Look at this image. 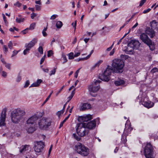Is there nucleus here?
<instances>
[{
  "label": "nucleus",
  "instance_id": "f257e3e1",
  "mask_svg": "<svg viewBox=\"0 0 158 158\" xmlns=\"http://www.w3.org/2000/svg\"><path fill=\"white\" fill-rule=\"evenodd\" d=\"M112 65L114 69L111 67L107 66L103 74L99 75L98 78L100 79L105 81H108L110 79V76L112 73H122L124 62L121 59H115L113 60Z\"/></svg>",
  "mask_w": 158,
  "mask_h": 158
},
{
  "label": "nucleus",
  "instance_id": "f03ea898",
  "mask_svg": "<svg viewBox=\"0 0 158 158\" xmlns=\"http://www.w3.org/2000/svg\"><path fill=\"white\" fill-rule=\"evenodd\" d=\"M25 114V111L20 108L14 110L11 114L10 117L12 122L14 123H18L23 118V116Z\"/></svg>",
  "mask_w": 158,
  "mask_h": 158
},
{
  "label": "nucleus",
  "instance_id": "7ed1b4c3",
  "mask_svg": "<svg viewBox=\"0 0 158 158\" xmlns=\"http://www.w3.org/2000/svg\"><path fill=\"white\" fill-rule=\"evenodd\" d=\"M85 123H77L76 129L77 134L80 137H83L86 136L89 133V130L85 127Z\"/></svg>",
  "mask_w": 158,
  "mask_h": 158
},
{
  "label": "nucleus",
  "instance_id": "20e7f679",
  "mask_svg": "<svg viewBox=\"0 0 158 158\" xmlns=\"http://www.w3.org/2000/svg\"><path fill=\"white\" fill-rule=\"evenodd\" d=\"M75 150L77 153L84 156H87L89 153V149L80 143L75 146Z\"/></svg>",
  "mask_w": 158,
  "mask_h": 158
},
{
  "label": "nucleus",
  "instance_id": "39448f33",
  "mask_svg": "<svg viewBox=\"0 0 158 158\" xmlns=\"http://www.w3.org/2000/svg\"><path fill=\"white\" fill-rule=\"evenodd\" d=\"M144 151V154L146 158H154L153 148L150 143H147Z\"/></svg>",
  "mask_w": 158,
  "mask_h": 158
},
{
  "label": "nucleus",
  "instance_id": "423d86ee",
  "mask_svg": "<svg viewBox=\"0 0 158 158\" xmlns=\"http://www.w3.org/2000/svg\"><path fill=\"white\" fill-rule=\"evenodd\" d=\"M99 80H96L94 83L90 85L88 87V89L90 92V94L93 97H95L96 94H93V93L97 92L100 89L99 85H97V84L101 82Z\"/></svg>",
  "mask_w": 158,
  "mask_h": 158
},
{
  "label": "nucleus",
  "instance_id": "0eeeda50",
  "mask_svg": "<svg viewBox=\"0 0 158 158\" xmlns=\"http://www.w3.org/2000/svg\"><path fill=\"white\" fill-rule=\"evenodd\" d=\"M40 128L42 129H46L51 125V122L49 119L46 118H43L39 122Z\"/></svg>",
  "mask_w": 158,
  "mask_h": 158
},
{
  "label": "nucleus",
  "instance_id": "6e6552de",
  "mask_svg": "<svg viewBox=\"0 0 158 158\" xmlns=\"http://www.w3.org/2000/svg\"><path fill=\"white\" fill-rule=\"evenodd\" d=\"M44 146V143L42 141H37L35 142L34 148L35 152H42Z\"/></svg>",
  "mask_w": 158,
  "mask_h": 158
},
{
  "label": "nucleus",
  "instance_id": "1a4fd4ad",
  "mask_svg": "<svg viewBox=\"0 0 158 158\" xmlns=\"http://www.w3.org/2000/svg\"><path fill=\"white\" fill-rule=\"evenodd\" d=\"M6 108H4L3 109L2 112L1 113V116L0 117V127L5 126H6V124L5 122L6 117Z\"/></svg>",
  "mask_w": 158,
  "mask_h": 158
},
{
  "label": "nucleus",
  "instance_id": "9d476101",
  "mask_svg": "<svg viewBox=\"0 0 158 158\" xmlns=\"http://www.w3.org/2000/svg\"><path fill=\"white\" fill-rule=\"evenodd\" d=\"M38 118L37 115L35 114L28 118L26 121V124L35 125Z\"/></svg>",
  "mask_w": 158,
  "mask_h": 158
},
{
  "label": "nucleus",
  "instance_id": "9b49d317",
  "mask_svg": "<svg viewBox=\"0 0 158 158\" xmlns=\"http://www.w3.org/2000/svg\"><path fill=\"white\" fill-rule=\"evenodd\" d=\"M129 43V46L132 47L134 49H138L140 45L139 42L137 40H131Z\"/></svg>",
  "mask_w": 158,
  "mask_h": 158
},
{
  "label": "nucleus",
  "instance_id": "f8f14e48",
  "mask_svg": "<svg viewBox=\"0 0 158 158\" xmlns=\"http://www.w3.org/2000/svg\"><path fill=\"white\" fill-rule=\"evenodd\" d=\"M140 38L142 41L146 44L150 42L151 40L146 33H142L140 35Z\"/></svg>",
  "mask_w": 158,
  "mask_h": 158
},
{
  "label": "nucleus",
  "instance_id": "ddd939ff",
  "mask_svg": "<svg viewBox=\"0 0 158 158\" xmlns=\"http://www.w3.org/2000/svg\"><path fill=\"white\" fill-rule=\"evenodd\" d=\"M145 33L149 35L151 38H153L155 36V32L153 29L150 27H147L145 31Z\"/></svg>",
  "mask_w": 158,
  "mask_h": 158
},
{
  "label": "nucleus",
  "instance_id": "4468645a",
  "mask_svg": "<svg viewBox=\"0 0 158 158\" xmlns=\"http://www.w3.org/2000/svg\"><path fill=\"white\" fill-rule=\"evenodd\" d=\"M37 41L38 39L37 38H34L32 41H31L29 43L26 44L25 45V47L28 48H29V49H30L37 43Z\"/></svg>",
  "mask_w": 158,
  "mask_h": 158
},
{
  "label": "nucleus",
  "instance_id": "2eb2a0df",
  "mask_svg": "<svg viewBox=\"0 0 158 158\" xmlns=\"http://www.w3.org/2000/svg\"><path fill=\"white\" fill-rule=\"evenodd\" d=\"M26 131L29 133H33L36 130L35 127V125L26 124Z\"/></svg>",
  "mask_w": 158,
  "mask_h": 158
},
{
  "label": "nucleus",
  "instance_id": "dca6fc26",
  "mask_svg": "<svg viewBox=\"0 0 158 158\" xmlns=\"http://www.w3.org/2000/svg\"><path fill=\"white\" fill-rule=\"evenodd\" d=\"M92 119V116L88 114L85 116H81L78 118V120L79 121L82 122H87Z\"/></svg>",
  "mask_w": 158,
  "mask_h": 158
},
{
  "label": "nucleus",
  "instance_id": "f3484780",
  "mask_svg": "<svg viewBox=\"0 0 158 158\" xmlns=\"http://www.w3.org/2000/svg\"><path fill=\"white\" fill-rule=\"evenodd\" d=\"M96 123L95 120H93L88 122L85 125L87 128L88 129H92L95 127Z\"/></svg>",
  "mask_w": 158,
  "mask_h": 158
},
{
  "label": "nucleus",
  "instance_id": "a211bd4d",
  "mask_svg": "<svg viewBox=\"0 0 158 158\" xmlns=\"http://www.w3.org/2000/svg\"><path fill=\"white\" fill-rule=\"evenodd\" d=\"M142 104L144 106L148 108L152 107L154 105V103L150 101H147L142 102Z\"/></svg>",
  "mask_w": 158,
  "mask_h": 158
},
{
  "label": "nucleus",
  "instance_id": "6ab92c4d",
  "mask_svg": "<svg viewBox=\"0 0 158 158\" xmlns=\"http://www.w3.org/2000/svg\"><path fill=\"white\" fill-rule=\"evenodd\" d=\"M91 108V105L87 103H83L80 107V110L83 111L86 109H89Z\"/></svg>",
  "mask_w": 158,
  "mask_h": 158
},
{
  "label": "nucleus",
  "instance_id": "aec40b11",
  "mask_svg": "<svg viewBox=\"0 0 158 158\" xmlns=\"http://www.w3.org/2000/svg\"><path fill=\"white\" fill-rule=\"evenodd\" d=\"M151 28L153 29L158 28V23L155 20H153L150 23Z\"/></svg>",
  "mask_w": 158,
  "mask_h": 158
},
{
  "label": "nucleus",
  "instance_id": "412c9836",
  "mask_svg": "<svg viewBox=\"0 0 158 158\" xmlns=\"http://www.w3.org/2000/svg\"><path fill=\"white\" fill-rule=\"evenodd\" d=\"M41 79H39L37 80L36 81L32 84L29 87V88L34 87H38L40 85V84L42 82Z\"/></svg>",
  "mask_w": 158,
  "mask_h": 158
},
{
  "label": "nucleus",
  "instance_id": "4be33fe9",
  "mask_svg": "<svg viewBox=\"0 0 158 158\" xmlns=\"http://www.w3.org/2000/svg\"><path fill=\"white\" fill-rule=\"evenodd\" d=\"M146 44L149 46L151 50L153 51L154 49L155 48L154 43L152 42L151 40L150 42H148Z\"/></svg>",
  "mask_w": 158,
  "mask_h": 158
},
{
  "label": "nucleus",
  "instance_id": "5701e85b",
  "mask_svg": "<svg viewBox=\"0 0 158 158\" xmlns=\"http://www.w3.org/2000/svg\"><path fill=\"white\" fill-rule=\"evenodd\" d=\"M0 75L4 78L6 77L7 76V73L6 72L3 70L2 67H0Z\"/></svg>",
  "mask_w": 158,
  "mask_h": 158
},
{
  "label": "nucleus",
  "instance_id": "b1692460",
  "mask_svg": "<svg viewBox=\"0 0 158 158\" xmlns=\"http://www.w3.org/2000/svg\"><path fill=\"white\" fill-rule=\"evenodd\" d=\"M124 82L123 80H118L114 82L115 84L117 86L120 85L124 84Z\"/></svg>",
  "mask_w": 158,
  "mask_h": 158
},
{
  "label": "nucleus",
  "instance_id": "393cba45",
  "mask_svg": "<svg viewBox=\"0 0 158 158\" xmlns=\"http://www.w3.org/2000/svg\"><path fill=\"white\" fill-rule=\"evenodd\" d=\"M134 49L132 47L129 46V43H128L127 48L126 49V52H127V53H129L128 52H132Z\"/></svg>",
  "mask_w": 158,
  "mask_h": 158
},
{
  "label": "nucleus",
  "instance_id": "a878e982",
  "mask_svg": "<svg viewBox=\"0 0 158 158\" xmlns=\"http://www.w3.org/2000/svg\"><path fill=\"white\" fill-rule=\"evenodd\" d=\"M28 146L27 145H25L23 146H22L20 148V153H23V152H25L27 150V148Z\"/></svg>",
  "mask_w": 158,
  "mask_h": 158
},
{
  "label": "nucleus",
  "instance_id": "bb28decb",
  "mask_svg": "<svg viewBox=\"0 0 158 158\" xmlns=\"http://www.w3.org/2000/svg\"><path fill=\"white\" fill-rule=\"evenodd\" d=\"M19 16L20 17V18H16V22L19 23H20L21 22H23L24 20V18H21L20 15H19Z\"/></svg>",
  "mask_w": 158,
  "mask_h": 158
},
{
  "label": "nucleus",
  "instance_id": "cd10ccee",
  "mask_svg": "<svg viewBox=\"0 0 158 158\" xmlns=\"http://www.w3.org/2000/svg\"><path fill=\"white\" fill-rule=\"evenodd\" d=\"M63 25L62 22L60 21H58L56 23V26L58 28H60Z\"/></svg>",
  "mask_w": 158,
  "mask_h": 158
},
{
  "label": "nucleus",
  "instance_id": "c85d7f7f",
  "mask_svg": "<svg viewBox=\"0 0 158 158\" xmlns=\"http://www.w3.org/2000/svg\"><path fill=\"white\" fill-rule=\"evenodd\" d=\"M69 57V59L70 60H72L74 58V55L73 52H70L67 55Z\"/></svg>",
  "mask_w": 158,
  "mask_h": 158
},
{
  "label": "nucleus",
  "instance_id": "c756f323",
  "mask_svg": "<svg viewBox=\"0 0 158 158\" xmlns=\"http://www.w3.org/2000/svg\"><path fill=\"white\" fill-rule=\"evenodd\" d=\"M35 26V23H31L30 26L29 28H28V29L30 30H33Z\"/></svg>",
  "mask_w": 158,
  "mask_h": 158
},
{
  "label": "nucleus",
  "instance_id": "7c9ffc66",
  "mask_svg": "<svg viewBox=\"0 0 158 158\" xmlns=\"http://www.w3.org/2000/svg\"><path fill=\"white\" fill-rule=\"evenodd\" d=\"M73 135L74 139L77 141H79L81 139V138L77 136L76 134H73Z\"/></svg>",
  "mask_w": 158,
  "mask_h": 158
},
{
  "label": "nucleus",
  "instance_id": "2f4dec72",
  "mask_svg": "<svg viewBox=\"0 0 158 158\" xmlns=\"http://www.w3.org/2000/svg\"><path fill=\"white\" fill-rule=\"evenodd\" d=\"M103 62V61L101 60H99L98 62H97L94 65V67H98L99 65L101 64L102 62Z\"/></svg>",
  "mask_w": 158,
  "mask_h": 158
},
{
  "label": "nucleus",
  "instance_id": "473e14b6",
  "mask_svg": "<svg viewBox=\"0 0 158 158\" xmlns=\"http://www.w3.org/2000/svg\"><path fill=\"white\" fill-rule=\"evenodd\" d=\"M56 68H54L53 70H52L50 71V73L49 75L51 76L52 75H54L56 71Z\"/></svg>",
  "mask_w": 158,
  "mask_h": 158
},
{
  "label": "nucleus",
  "instance_id": "72a5a7b5",
  "mask_svg": "<svg viewBox=\"0 0 158 158\" xmlns=\"http://www.w3.org/2000/svg\"><path fill=\"white\" fill-rule=\"evenodd\" d=\"M157 72H158V69L156 67L152 69L151 71V72L152 73H154Z\"/></svg>",
  "mask_w": 158,
  "mask_h": 158
},
{
  "label": "nucleus",
  "instance_id": "f704fd0d",
  "mask_svg": "<svg viewBox=\"0 0 158 158\" xmlns=\"http://www.w3.org/2000/svg\"><path fill=\"white\" fill-rule=\"evenodd\" d=\"M62 58L64 61L63 62V64H64L68 60L67 59L66 56L65 55H62Z\"/></svg>",
  "mask_w": 158,
  "mask_h": 158
},
{
  "label": "nucleus",
  "instance_id": "c9c22d12",
  "mask_svg": "<svg viewBox=\"0 0 158 158\" xmlns=\"http://www.w3.org/2000/svg\"><path fill=\"white\" fill-rule=\"evenodd\" d=\"M8 46L9 48L11 49L13 47V45L12 42L11 41H10L9 42V43L8 44Z\"/></svg>",
  "mask_w": 158,
  "mask_h": 158
},
{
  "label": "nucleus",
  "instance_id": "e433bc0d",
  "mask_svg": "<svg viewBox=\"0 0 158 158\" xmlns=\"http://www.w3.org/2000/svg\"><path fill=\"white\" fill-rule=\"evenodd\" d=\"M38 51L40 54H43V48L42 46H40L38 48Z\"/></svg>",
  "mask_w": 158,
  "mask_h": 158
},
{
  "label": "nucleus",
  "instance_id": "4c0bfd02",
  "mask_svg": "<svg viewBox=\"0 0 158 158\" xmlns=\"http://www.w3.org/2000/svg\"><path fill=\"white\" fill-rule=\"evenodd\" d=\"M19 50L17 51L16 50H14L13 52V53L12 54V55L11 56V57H13V56H16L18 53L19 52Z\"/></svg>",
  "mask_w": 158,
  "mask_h": 158
},
{
  "label": "nucleus",
  "instance_id": "58836bf2",
  "mask_svg": "<svg viewBox=\"0 0 158 158\" xmlns=\"http://www.w3.org/2000/svg\"><path fill=\"white\" fill-rule=\"evenodd\" d=\"M30 49H29V48H26L24 50L23 52V53L24 55H26L29 52V51Z\"/></svg>",
  "mask_w": 158,
  "mask_h": 158
},
{
  "label": "nucleus",
  "instance_id": "ea45409f",
  "mask_svg": "<svg viewBox=\"0 0 158 158\" xmlns=\"http://www.w3.org/2000/svg\"><path fill=\"white\" fill-rule=\"evenodd\" d=\"M3 49L4 53H6L8 51V48L6 45H4L3 47Z\"/></svg>",
  "mask_w": 158,
  "mask_h": 158
},
{
  "label": "nucleus",
  "instance_id": "a19ab883",
  "mask_svg": "<svg viewBox=\"0 0 158 158\" xmlns=\"http://www.w3.org/2000/svg\"><path fill=\"white\" fill-rule=\"evenodd\" d=\"M120 56L122 59L125 60L127 59L128 57V56L126 55H121Z\"/></svg>",
  "mask_w": 158,
  "mask_h": 158
},
{
  "label": "nucleus",
  "instance_id": "79ce46f5",
  "mask_svg": "<svg viewBox=\"0 0 158 158\" xmlns=\"http://www.w3.org/2000/svg\"><path fill=\"white\" fill-rule=\"evenodd\" d=\"M30 84V81L29 80H27L25 82V85L24 86V88H26Z\"/></svg>",
  "mask_w": 158,
  "mask_h": 158
},
{
  "label": "nucleus",
  "instance_id": "37998d69",
  "mask_svg": "<svg viewBox=\"0 0 158 158\" xmlns=\"http://www.w3.org/2000/svg\"><path fill=\"white\" fill-rule=\"evenodd\" d=\"M21 76L20 75V74H19L17 78L16 81L17 82H19L21 80Z\"/></svg>",
  "mask_w": 158,
  "mask_h": 158
},
{
  "label": "nucleus",
  "instance_id": "c03bdc74",
  "mask_svg": "<svg viewBox=\"0 0 158 158\" xmlns=\"http://www.w3.org/2000/svg\"><path fill=\"white\" fill-rule=\"evenodd\" d=\"M53 54V52L52 50H49L48 52L47 56L48 57L51 56Z\"/></svg>",
  "mask_w": 158,
  "mask_h": 158
},
{
  "label": "nucleus",
  "instance_id": "a18cd8bd",
  "mask_svg": "<svg viewBox=\"0 0 158 158\" xmlns=\"http://www.w3.org/2000/svg\"><path fill=\"white\" fill-rule=\"evenodd\" d=\"M64 110H60V111H58L57 113V114H56L59 117L60 115L61 114H62L64 113Z\"/></svg>",
  "mask_w": 158,
  "mask_h": 158
},
{
  "label": "nucleus",
  "instance_id": "49530a36",
  "mask_svg": "<svg viewBox=\"0 0 158 158\" xmlns=\"http://www.w3.org/2000/svg\"><path fill=\"white\" fill-rule=\"evenodd\" d=\"M121 141L123 143H125L127 141V139L126 137L124 136H122V138L121 139Z\"/></svg>",
  "mask_w": 158,
  "mask_h": 158
},
{
  "label": "nucleus",
  "instance_id": "de8ad7c7",
  "mask_svg": "<svg viewBox=\"0 0 158 158\" xmlns=\"http://www.w3.org/2000/svg\"><path fill=\"white\" fill-rule=\"evenodd\" d=\"M2 17H3V20H4V23H5L6 24H8V22L6 19V17L5 15L4 14H2Z\"/></svg>",
  "mask_w": 158,
  "mask_h": 158
},
{
  "label": "nucleus",
  "instance_id": "09e8293b",
  "mask_svg": "<svg viewBox=\"0 0 158 158\" xmlns=\"http://www.w3.org/2000/svg\"><path fill=\"white\" fill-rule=\"evenodd\" d=\"M37 14L34 13H32L31 14V19H33L36 16Z\"/></svg>",
  "mask_w": 158,
  "mask_h": 158
},
{
  "label": "nucleus",
  "instance_id": "8fccbe9b",
  "mask_svg": "<svg viewBox=\"0 0 158 158\" xmlns=\"http://www.w3.org/2000/svg\"><path fill=\"white\" fill-rule=\"evenodd\" d=\"M45 56H46V55H45L41 58V60H40V64H41L43 63V62H44V60H45Z\"/></svg>",
  "mask_w": 158,
  "mask_h": 158
},
{
  "label": "nucleus",
  "instance_id": "3c124183",
  "mask_svg": "<svg viewBox=\"0 0 158 158\" xmlns=\"http://www.w3.org/2000/svg\"><path fill=\"white\" fill-rule=\"evenodd\" d=\"M35 9L36 10L39 11L41 9V6L38 5H35Z\"/></svg>",
  "mask_w": 158,
  "mask_h": 158
},
{
  "label": "nucleus",
  "instance_id": "603ef678",
  "mask_svg": "<svg viewBox=\"0 0 158 158\" xmlns=\"http://www.w3.org/2000/svg\"><path fill=\"white\" fill-rule=\"evenodd\" d=\"M5 67L8 69L10 70V64H7L6 63L5 64Z\"/></svg>",
  "mask_w": 158,
  "mask_h": 158
},
{
  "label": "nucleus",
  "instance_id": "864d4df0",
  "mask_svg": "<svg viewBox=\"0 0 158 158\" xmlns=\"http://www.w3.org/2000/svg\"><path fill=\"white\" fill-rule=\"evenodd\" d=\"M146 0H141L140 2L139 6H142L144 3L146 2Z\"/></svg>",
  "mask_w": 158,
  "mask_h": 158
},
{
  "label": "nucleus",
  "instance_id": "5fc2aeb1",
  "mask_svg": "<svg viewBox=\"0 0 158 158\" xmlns=\"http://www.w3.org/2000/svg\"><path fill=\"white\" fill-rule=\"evenodd\" d=\"M14 5L15 6H18L19 7L21 6L22 4L21 3H20L19 2H17L15 4H14Z\"/></svg>",
  "mask_w": 158,
  "mask_h": 158
},
{
  "label": "nucleus",
  "instance_id": "6e6d98bb",
  "mask_svg": "<svg viewBox=\"0 0 158 158\" xmlns=\"http://www.w3.org/2000/svg\"><path fill=\"white\" fill-rule=\"evenodd\" d=\"M57 15H52L50 17V19H55L57 17Z\"/></svg>",
  "mask_w": 158,
  "mask_h": 158
},
{
  "label": "nucleus",
  "instance_id": "4d7b16f0",
  "mask_svg": "<svg viewBox=\"0 0 158 158\" xmlns=\"http://www.w3.org/2000/svg\"><path fill=\"white\" fill-rule=\"evenodd\" d=\"M28 28L25 29V30L22 31L21 32L23 34H26L27 32V31L28 30Z\"/></svg>",
  "mask_w": 158,
  "mask_h": 158
},
{
  "label": "nucleus",
  "instance_id": "13d9d810",
  "mask_svg": "<svg viewBox=\"0 0 158 158\" xmlns=\"http://www.w3.org/2000/svg\"><path fill=\"white\" fill-rule=\"evenodd\" d=\"M114 44V42L113 43V44H112L111 45V46L110 47L108 48L107 49H106V50L108 51H110L111 49L112 48L113 46V45Z\"/></svg>",
  "mask_w": 158,
  "mask_h": 158
},
{
  "label": "nucleus",
  "instance_id": "bf43d9fd",
  "mask_svg": "<svg viewBox=\"0 0 158 158\" xmlns=\"http://www.w3.org/2000/svg\"><path fill=\"white\" fill-rule=\"evenodd\" d=\"M50 97V95H49V96H48V97L46 98V100H45L44 102L43 103V104H44L45 103H46L47 101L49 99V98Z\"/></svg>",
  "mask_w": 158,
  "mask_h": 158
},
{
  "label": "nucleus",
  "instance_id": "052dcab7",
  "mask_svg": "<svg viewBox=\"0 0 158 158\" xmlns=\"http://www.w3.org/2000/svg\"><path fill=\"white\" fill-rule=\"evenodd\" d=\"M151 10V9L150 8H148L146 10H145L143 11V13L144 14H146L149 12Z\"/></svg>",
  "mask_w": 158,
  "mask_h": 158
},
{
  "label": "nucleus",
  "instance_id": "680f3d73",
  "mask_svg": "<svg viewBox=\"0 0 158 158\" xmlns=\"http://www.w3.org/2000/svg\"><path fill=\"white\" fill-rule=\"evenodd\" d=\"M64 86L63 85L62 87L59 90V91H58V92L56 94V95H57L63 89L64 87Z\"/></svg>",
  "mask_w": 158,
  "mask_h": 158
},
{
  "label": "nucleus",
  "instance_id": "e2e57ef3",
  "mask_svg": "<svg viewBox=\"0 0 158 158\" xmlns=\"http://www.w3.org/2000/svg\"><path fill=\"white\" fill-rule=\"evenodd\" d=\"M45 31H42V32L43 35L44 37H46L47 35V34Z\"/></svg>",
  "mask_w": 158,
  "mask_h": 158
},
{
  "label": "nucleus",
  "instance_id": "0e129e2a",
  "mask_svg": "<svg viewBox=\"0 0 158 158\" xmlns=\"http://www.w3.org/2000/svg\"><path fill=\"white\" fill-rule=\"evenodd\" d=\"M80 52H77L75 53L74 55V57H77L80 55Z\"/></svg>",
  "mask_w": 158,
  "mask_h": 158
},
{
  "label": "nucleus",
  "instance_id": "69168bd1",
  "mask_svg": "<svg viewBox=\"0 0 158 158\" xmlns=\"http://www.w3.org/2000/svg\"><path fill=\"white\" fill-rule=\"evenodd\" d=\"M42 69L45 73H48L49 71V69H45L43 68Z\"/></svg>",
  "mask_w": 158,
  "mask_h": 158
},
{
  "label": "nucleus",
  "instance_id": "338daca9",
  "mask_svg": "<svg viewBox=\"0 0 158 158\" xmlns=\"http://www.w3.org/2000/svg\"><path fill=\"white\" fill-rule=\"evenodd\" d=\"M138 23H136L131 28V30H133L134 28L136 27L138 25Z\"/></svg>",
  "mask_w": 158,
  "mask_h": 158
},
{
  "label": "nucleus",
  "instance_id": "774afa93",
  "mask_svg": "<svg viewBox=\"0 0 158 158\" xmlns=\"http://www.w3.org/2000/svg\"><path fill=\"white\" fill-rule=\"evenodd\" d=\"M138 23H136L131 28V30H133L134 28L136 27L138 25Z\"/></svg>",
  "mask_w": 158,
  "mask_h": 158
}]
</instances>
